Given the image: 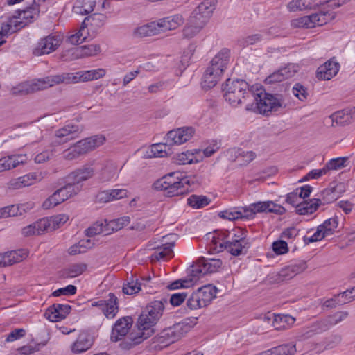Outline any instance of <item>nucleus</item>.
<instances>
[{
	"label": "nucleus",
	"instance_id": "obj_1",
	"mask_svg": "<svg viewBox=\"0 0 355 355\" xmlns=\"http://www.w3.org/2000/svg\"><path fill=\"white\" fill-rule=\"evenodd\" d=\"M223 91L225 101L232 106H237L243 100L244 103L248 102L245 107L247 110H257L264 115L285 107L282 94L268 93L262 88L255 93L243 79H227Z\"/></svg>",
	"mask_w": 355,
	"mask_h": 355
},
{
	"label": "nucleus",
	"instance_id": "obj_2",
	"mask_svg": "<svg viewBox=\"0 0 355 355\" xmlns=\"http://www.w3.org/2000/svg\"><path fill=\"white\" fill-rule=\"evenodd\" d=\"M165 304H167L166 300H155L146 306L137 320V330L131 332L121 344L124 349L140 344L155 333L154 327L162 316Z\"/></svg>",
	"mask_w": 355,
	"mask_h": 355
},
{
	"label": "nucleus",
	"instance_id": "obj_3",
	"mask_svg": "<svg viewBox=\"0 0 355 355\" xmlns=\"http://www.w3.org/2000/svg\"><path fill=\"white\" fill-rule=\"evenodd\" d=\"M79 83L78 73H63L61 74L49 76L38 79L34 82H25L14 89V94H26L36 91L43 90L55 85L72 84Z\"/></svg>",
	"mask_w": 355,
	"mask_h": 355
},
{
	"label": "nucleus",
	"instance_id": "obj_4",
	"mask_svg": "<svg viewBox=\"0 0 355 355\" xmlns=\"http://www.w3.org/2000/svg\"><path fill=\"white\" fill-rule=\"evenodd\" d=\"M230 51L220 50L211 60L203 76V87L211 89L220 80L229 62Z\"/></svg>",
	"mask_w": 355,
	"mask_h": 355
},
{
	"label": "nucleus",
	"instance_id": "obj_5",
	"mask_svg": "<svg viewBox=\"0 0 355 355\" xmlns=\"http://www.w3.org/2000/svg\"><path fill=\"white\" fill-rule=\"evenodd\" d=\"M171 173L157 180L153 184L155 189L164 191L168 197L186 195L189 191V181L186 177L180 178Z\"/></svg>",
	"mask_w": 355,
	"mask_h": 355
},
{
	"label": "nucleus",
	"instance_id": "obj_6",
	"mask_svg": "<svg viewBox=\"0 0 355 355\" xmlns=\"http://www.w3.org/2000/svg\"><path fill=\"white\" fill-rule=\"evenodd\" d=\"M105 137L103 135H94L77 141L74 145L63 151V157L67 160H73L80 155L94 150L104 144Z\"/></svg>",
	"mask_w": 355,
	"mask_h": 355
},
{
	"label": "nucleus",
	"instance_id": "obj_7",
	"mask_svg": "<svg viewBox=\"0 0 355 355\" xmlns=\"http://www.w3.org/2000/svg\"><path fill=\"white\" fill-rule=\"evenodd\" d=\"M230 232H220L218 236H213L212 243L216 245L215 249L220 252L225 249L228 252L234 256H239L246 254L248 250L250 247V243L248 240L237 241H228L225 240L229 239Z\"/></svg>",
	"mask_w": 355,
	"mask_h": 355
},
{
	"label": "nucleus",
	"instance_id": "obj_8",
	"mask_svg": "<svg viewBox=\"0 0 355 355\" xmlns=\"http://www.w3.org/2000/svg\"><path fill=\"white\" fill-rule=\"evenodd\" d=\"M64 185L57 189L44 202L42 206L44 209H47L55 207L67 199L76 196L80 191L74 184L67 181L66 177L64 178Z\"/></svg>",
	"mask_w": 355,
	"mask_h": 355
},
{
	"label": "nucleus",
	"instance_id": "obj_9",
	"mask_svg": "<svg viewBox=\"0 0 355 355\" xmlns=\"http://www.w3.org/2000/svg\"><path fill=\"white\" fill-rule=\"evenodd\" d=\"M351 0H293L288 3L287 8L291 12L313 9L324 3H327L331 8H336Z\"/></svg>",
	"mask_w": 355,
	"mask_h": 355
},
{
	"label": "nucleus",
	"instance_id": "obj_10",
	"mask_svg": "<svg viewBox=\"0 0 355 355\" xmlns=\"http://www.w3.org/2000/svg\"><path fill=\"white\" fill-rule=\"evenodd\" d=\"M222 266V261L219 259H206L200 257L196 265L191 266L189 269L191 277L198 279L207 273H213L218 271Z\"/></svg>",
	"mask_w": 355,
	"mask_h": 355
},
{
	"label": "nucleus",
	"instance_id": "obj_11",
	"mask_svg": "<svg viewBox=\"0 0 355 355\" xmlns=\"http://www.w3.org/2000/svg\"><path fill=\"white\" fill-rule=\"evenodd\" d=\"M133 323V320L132 317L130 316H125L123 317L116 321L114 323L111 336H110V340L112 342H118L119 340H122L121 344L128 337L129 335L127 336L129 330L130 329ZM122 349H123L122 347H121Z\"/></svg>",
	"mask_w": 355,
	"mask_h": 355
},
{
	"label": "nucleus",
	"instance_id": "obj_12",
	"mask_svg": "<svg viewBox=\"0 0 355 355\" xmlns=\"http://www.w3.org/2000/svg\"><path fill=\"white\" fill-rule=\"evenodd\" d=\"M83 127L76 124H67L62 128L55 130V137L56 140L54 144L60 145L78 138L83 132Z\"/></svg>",
	"mask_w": 355,
	"mask_h": 355
},
{
	"label": "nucleus",
	"instance_id": "obj_13",
	"mask_svg": "<svg viewBox=\"0 0 355 355\" xmlns=\"http://www.w3.org/2000/svg\"><path fill=\"white\" fill-rule=\"evenodd\" d=\"M189 327L184 323H178L161 331L159 342L165 345L175 343L187 332Z\"/></svg>",
	"mask_w": 355,
	"mask_h": 355
},
{
	"label": "nucleus",
	"instance_id": "obj_14",
	"mask_svg": "<svg viewBox=\"0 0 355 355\" xmlns=\"http://www.w3.org/2000/svg\"><path fill=\"white\" fill-rule=\"evenodd\" d=\"M60 43L61 40L59 36L49 35L40 39L35 48L33 50V53L36 56L49 54L55 51L60 45Z\"/></svg>",
	"mask_w": 355,
	"mask_h": 355
},
{
	"label": "nucleus",
	"instance_id": "obj_15",
	"mask_svg": "<svg viewBox=\"0 0 355 355\" xmlns=\"http://www.w3.org/2000/svg\"><path fill=\"white\" fill-rule=\"evenodd\" d=\"M94 174V170L91 166L84 165L68 174L66 180L74 184L81 191L83 182L92 178Z\"/></svg>",
	"mask_w": 355,
	"mask_h": 355
},
{
	"label": "nucleus",
	"instance_id": "obj_16",
	"mask_svg": "<svg viewBox=\"0 0 355 355\" xmlns=\"http://www.w3.org/2000/svg\"><path fill=\"white\" fill-rule=\"evenodd\" d=\"M323 332H324V330L320 320H318L297 329L295 331L294 338L297 342H304Z\"/></svg>",
	"mask_w": 355,
	"mask_h": 355
},
{
	"label": "nucleus",
	"instance_id": "obj_17",
	"mask_svg": "<svg viewBox=\"0 0 355 355\" xmlns=\"http://www.w3.org/2000/svg\"><path fill=\"white\" fill-rule=\"evenodd\" d=\"M194 134V129L191 127H183L169 131L166 135L168 145H180L189 141Z\"/></svg>",
	"mask_w": 355,
	"mask_h": 355
},
{
	"label": "nucleus",
	"instance_id": "obj_18",
	"mask_svg": "<svg viewBox=\"0 0 355 355\" xmlns=\"http://www.w3.org/2000/svg\"><path fill=\"white\" fill-rule=\"evenodd\" d=\"M92 306L98 307L107 318H112L118 311L117 297L114 293H110L107 300L93 302Z\"/></svg>",
	"mask_w": 355,
	"mask_h": 355
},
{
	"label": "nucleus",
	"instance_id": "obj_19",
	"mask_svg": "<svg viewBox=\"0 0 355 355\" xmlns=\"http://www.w3.org/2000/svg\"><path fill=\"white\" fill-rule=\"evenodd\" d=\"M250 215L254 216L257 213L269 212L282 215L286 213V209L274 203L272 201L257 202L250 205Z\"/></svg>",
	"mask_w": 355,
	"mask_h": 355
},
{
	"label": "nucleus",
	"instance_id": "obj_20",
	"mask_svg": "<svg viewBox=\"0 0 355 355\" xmlns=\"http://www.w3.org/2000/svg\"><path fill=\"white\" fill-rule=\"evenodd\" d=\"M69 304H53L45 311V317L51 322H58L64 319L71 311Z\"/></svg>",
	"mask_w": 355,
	"mask_h": 355
},
{
	"label": "nucleus",
	"instance_id": "obj_21",
	"mask_svg": "<svg viewBox=\"0 0 355 355\" xmlns=\"http://www.w3.org/2000/svg\"><path fill=\"white\" fill-rule=\"evenodd\" d=\"M339 69V63L330 59L318 68L316 76L319 80H329L338 73Z\"/></svg>",
	"mask_w": 355,
	"mask_h": 355
},
{
	"label": "nucleus",
	"instance_id": "obj_22",
	"mask_svg": "<svg viewBox=\"0 0 355 355\" xmlns=\"http://www.w3.org/2000/svg\"><path fill=\"white\" fill-rule=\"evenodd\" d=\"M93 345V338L86 331H81L76 340L71 345L70 349L73 354H80L87 351Z\"/></svg>",
	"mask_w": 355,
	"mask_h": 355
},
{
	"label": "nucleus",
	"instance_id": "obj_23",
	"mask_svg": "<svg viewBox=\"0 0 355 355\" xmlns=\"http://www.w3.org/2000/svg\"><path fill=\"white\" fill-rule=\"evenodd\" d=\"M184 22V18L181 15H175L160 19L156 21V26L159 33L166 31L174 30Z\"/></svg>",
	"mask_w": 355,
	"mask_h": 355
},
{
	"label": "nucleus",
	"instance_id": "obj_24",
	"mask_svg": "<svg viewBox=\"0 0 355 355\" xmlns=\"http://www.w3.org/2000/svg\"><path fill=\"white\" fill-rule=\"evenodd\" d=\"M49 223L46 218H40L36 222L30 224L21 230V234L24 236L28 237L35 235H40L47 232V227Z\"/></svg>",
	"mask_w": 355,
	"mask_h": 355
},
{
	"label": "nucleus",
	"instance_id": "obj_25",
	"mask_svg": "<svg viewBox=\"0 0 355 355\" xmlns=\"http://www.w3.org/2000/svg\"><path fill=\"white\" fill-rule=\"evenodd\" d=\"M343 187V184L341 183L331 184L327 188L324 189L322 191V204H329L336 200L344 191Z\"/></svg>",
	"mask_w": 355,
	"mask_h": 355
},
{
	"label": "nucleus",
	"instance_id": "obj_26",
	"mask_svg": "<svg viewBox=\"0 0 355 355\" xmlns=\"http://www.w3.org/2000/svg\"><path fill=\"white\" fill-rule=\"evenodd\" d=\"M25 26L26 24L18 20L17 16L15 15L1 24L0 33L6 37L18 31Z\"/></svg>",
	"mask_w": 355,
	"mask_h": 355
},
{
	"label": "nucleus",
	"instance_id": "obj_27",
	"mask_svg": "<svg viewBox=\"0 0 355 355\" xmlns=\"http://www.w3.org/2000/svg\"><path fill=\"white\" fill-rule=\"evenodd\" d=\"M26 155H13L0 159V172L15 168L26 162Z\"/></svg>",
	"mask_w": 355,
	"mask_h": 355
},
{
	"label": "nucleus",
	"instance_id": "obj_28",
	"mask_svg": "<svg viewBox=\"0 0 355 355\" xmlns=\"http://www.w3.org/2000/svg\"><path fill=\"white\" fill-rule=\"evenodd\" d=\"M218 289L211 284H207L199 288L195 291L199 297L201 303L204 307L208 306L211 302L216 297Z\"/></svg>",
	"mask_w": 355,
	"mask_h": 355
},
{
	"label": "nucleus",
	"instance_id": "obj_29",
	"mask_svg": "<svg viewBox=\"0 0 355 355\" xmlns=\"http://www.w3.org/2000/svg\"><path fill=\"white\" fill-rule=\"evenodd\" d=\"M306 268L305 263L299 265H290L282 268L277 274V280L279 282L287 281L294 277L297 274Z\"/></svg>",
	"mask_w": 355,
	"mask_h": 355
},
{
	"label": "nucleus",
	"instance_id": "obj_30",
	"mask_svg": "<svg viewBox=\"0 0 355 355\" xmlns=\"http://www.w3.org/2000/svg\"><path fill=\"white\" fill-rule=\"evenodd\" d=\"M320 205H322L321 200L318 198L302 200L297 205L296 213L300 215L313 214Z\"/></svg>",
	"mask_w": 355,
	"mask_h": 355
},
{
	"label": "nucleus",
	"instance_id": "obj_31",
	"mask_svg": "<svg viewBox=\"0 0 355 355\" xmlns=\"http://www.w3.org/2000/svg\"><path fill=\"white\" fill-rule=\"evenodd\" d=\"M347 311H338L333 315L320 319L324 331H328L331 327L340 323L347 318Z\"/></svg>",
	"mask_w": 355,
	"mask_h": 355
},
{
	"label": "nucleus",
	"instance_id": "obj_32",
	"mask_svg": "<svg viewBox=\"0 0 355 355\" xmlns=\"http://www.w3.org/2000/svg\"><path fill=\"white\" fill-rule=\"evenodd\" d=\"M39 6L34 3L25 10H19L17 17L18 20L22 21L25 23L26 26L28 24L31 23L33 21L39 17Z\"/></svg>",
	"mask_w": 355,
	"mask_h": 355
},
{
	"label": "nucleus",
	"instance_id": "obj_33",
	"mask_svg": "<svg viewBox=\"0 0 355 355\" xmlns=\"http://www.w3.org/2000/svg\"><path fill=\"white\" fill-rule=\"evenodd\" d=\"M250 205L248 207H242L241 210H225L220 211L218 216L224 219H227L229 220H233L242 218H253V215H250Z\"/></svg>",
	"mask_w": 355,
	"mask_h": 355
},
{
	"label": "nucleus",
	"instance_id": "obj_34",
	"mask_svg": "<svg viewBox=\"0 0 355 355\" xmlns=\"http://www.w3.org/2000/svg\"><path fill=\"white\" fill-rule=\"evenodd\" d=\"M174 241L166 242L161 246L157 247L151 255L153 261H159L167 257H171L173 254V247Z\"/></svg>",
	"mask_w": 355,
	"mask_h": 355
},
{
	"label": "nucleus",
	"instance_id": "obj_35",
	"mask_svg": "<svg viewBox=\"0 0 355 355\" xmlns=\"http://www.w3.org/2000/svg\"><path fill=\"white\" fill-rule=\"evenodd\" d=\"M269 355H295L297 352L294 343L280 345L268 350Z\"/></svg>",
	"mask_w": 355,
	"mask_h": 355
},
{
	"label": "nucleus",
	"instance_id": "obj_36",
	"mask_svg": "<svg viewBox=\"0 0 355 355\" xmlns=\"http://www.w3.org/2000/svg\"><path fill=\"white\" fill-rule=\"evenodd\" d=\"M87 267V264L83 263L71 264L62 271V276L65 278L76 277L83 274Z\"/></svg>",
	"mask_w": 355,
	"mask_h": 355
},
{
	"label": "nucleus",
	"instance_id": "obj_37",
	"mask_svg": "<svg viewBox=\"0 0 355 355\" xmlns=\"http://www.w3.org/2000/svg\"><path fill=\"white\" fill-rule=\"evenodd\" d=\"M332 123L337 125H345L351 123L352 116L349 110H343L334 112L331 115Z\"/></svg>",
	"mask_w": 355,
	"mask_h": 355
},
{
	"label": "nucleus",
	"instance_id": "obj_38",
	"mask_svg": "<svg viewBox=\"0 0 355 355\" xmlns=\"http://www.w3.org/2000/svg\"><path fill=\"white\" fill-rule=\"evenodd\" d=\"M79 82H86L93 80H97L105 75V70L103 69H97L85 71H78Z\"/></svg>",
	"mask_w": 355,
	"mask_h": 355
},
{
	"label": "nucleus",
	"instance_id": "obj_39",
	"mask_svg": "<svg viewBox=\"0 0 355 355\" xmlns=\"http://www.w3.org/2000/svg\"><path fill=\"white\" fill-rule=\"evenodd\" d=\"M214 9L215 0H205L195 8V14L198 12L209 19Z\"/></svg>",
	"mask_w": 355,
	"mask_h": 355
},
{
	"label": "nucleus",
	"instance_id": "obj_40",
	"mask_svg": "<svg viewBox=\"0 0 355 355\" xmlns=\"http://www.w3.org/2000/svg\"><path fill=\"white\" fill-rule=\"evenodd\" d=\"M335 17V13L329 11H320L317 13L312 14L313 18L314 26H322L331 21Z\"/></svg>",
	"mask_w": 355,
	"mask_h": 355
},
{
	"label": "nucleus",
	"instance_id": "obj_41",
	"mask_svg": "<svg viewBox=\"0 0 355 355\" xmlns=\"http://www.w3.org/2000/svg\"><path fill=\"white\" fill-rule=\"evenodd\" d=\"M95 6V0H77L75 9L81 15H88L94 10Z\"/></svg>",
	"mask_w": 355,
	"mask_h": 355
},
{
	"label": "nucleus",
	"instance_id": "obj_42",
	"mask_svg": "<svg viewBox=\"0 0 355 355\" xmlns=\"http://www.w3.org/2000/svg\"><path fill=\"white\" fill-rule=\"evenodd\" d=\"M291 76L290 72L286 67L281 69L268 76L265 83L266 84H273L280 83Z\"/></svg>",
	"mask_w": 355,
	"mask_h": 355
},
{
	"label": "nucleus",
	"instance_id": "obj_43",
	"mask_svg": "<svg viewBox=\"0 0 355 355\" xmlns=\"http://www.w3.org/2000/svg\"><path fill=\"white\" fill-rule=\"evenodd\" d=\"M211 200L207 196L191 195L187 199V204L194 209H200L210 203Z\"/></svg>",
	"mask_w": 355,
	"mask_h": 355
},
{
	"label": "nucleus",
	"instance_id": "obj_44",
	"mask_svg": "<svg viewBox=\"0 0 355 355\" xmlns=\"http://www.w3.org/2000/svg\"><path fill=\"white\" fill-rule=\"evenodd\" d=\"M49 223L47 227V232H51L58 228L61 225L64 224L68 220L69 216L66 214H58L51 217H45Z\"/></svg>",
	"mask_w": 355,
	"mask_h": 355
},
{
	"label": "nucleus",
	"instance_id": "obj_45",
	"mask_svg": "<svg viewBox=\"0 0 355 355\" xmlns=\"http://www.w3.org/2000/svg\"><path fill=\"white\" fill-rule=\"evenodd\" d=\"M135 33L140 37H147L159 34L156 21L137 28Z\"/></svg>",
	"mask_w": 355,
	"mask_h": 355
},
{
	"label": "nucleus",
	"instance_id": "obj_46",
	"mask_svg": "<svg viewBox=\"0 0 355 355\" xmlns=\"http://www.w3.org/2000/svg\"><path fill=\"white\" fill-rule=\"evenodd\" d=\"M39 175L35 173H30L24 176L19 177L15 180L14 184H12L15 186V188H20L24 187H27L33 184L36 180H37Z\"/></svg>",
	"mask_w": 355,
	"mask_h": 355
},
{
	"label": "nucleus",
	"instance_id": "obj_47",
	"mask_svg": "<svg viewBox=\"0 0 355 355\" xmlns=\"http://www.w3.org/2000/svg\"><path fill=\"white\" fill-rule=\"evenodd\" d=\"M23 250H18L5 252L6 263L4 262V264L9 266L20 262L22 260L23 255H26L25 253H23Z\"/></svg>",
	"mask_w": 355,
	"mask_h": 355
},
{
	"label": "nucleus",
	"instance_id": "obj_48",
	"mask_svg": "<svg viewBox=\"0 0 355 355\" xmlns=\"http://www.w3.org/2000/svg\"><path fill=\"white\" fill-rule=\"evenodd\" d=\"M130 222V218L128 216H123L112 220L107 224V230H111L112 232L118 231L128 225Z\"/></svg>",
	"mask_w": 355,
	"mask_h": 355
},
{
	"label": "nucleus",
	"instance_id": "obj_49",
	"mask_svg": "<svg viewBox=\"0 0 355 355\" xmlns=\"http://www.w3.org/2000/svg\"><path fill=\"white\" fill-rule=\"evenodd\" d=\"M291 24L292 26L298 28H311L315 27L312 15L293 19L291 22Z\"/></svg>",
	"mask_w": 355,
	"mask_h": 355
},
{
	"label": "nucleus",
	"instance_id": "obj_50",
	"mask_svg": "<svg viewBox=\"0 0 355 355\" xmlns=\"http://www.w3.org/2000/svg\"><path fill=\"white\" fill-rule=\"evenodd\" d=\"M338 225V219L337 217L329 218L324 220L322 224L320 225V227L323 229L328 236H331L334 233Z\"/></svg>",
	"mask_w": 355,
	"mask_h": 355
},
{
	"label": "nucleus",
	"instance_id": "obj_51",
	"mask_svg": "<svg viewBox=\"0 0 355 355\" xmlns=\"http://www.w3.org/2000/svg\"><path fill=\"white\" fill-rule=\"evenodd\" d=\"M263 32L253 34L239 40V45L241 46H247L255 44L261 42L263 38Z\"/></svg>",
	"mask_w": 355,
	"mask_h": 355
},
{
	"label": "nucleus",
	"instance_id": "obj_52",
	"mask_svg": "<svg viewBox=\"0 0 355 355\" xmlns=\"http://www.w3.org/2000/svg\"><path fill=\"white\" fill-rule=\"evenodd\" d=\"M193 154L189 153V151H187L185 153L183 152L181 153L176 154L173 159L175 163L180 165H184L187 164H191L193 162Z\"/></svg>",
	"mask_w": 355,
	"mask_h": 355
},
{
	"label": "nucleus",
	"instance_id": "obj_53",
	"mask_svg": "<svg viewBox=\"0 0 355 355\" xmlns=\"http://www.w3.org/2000/svg\"><path fill=\"white\" fill-rule=\"evenodd\" d=\"M79 50L81 56H93L100 53L101 47L98 44L84 45Z\"/></svg>",
	"mask_w": 355,
	"mask_h": 355
},
{
	"label": "nucleus",
	"instance_id": "obj_54",
	"mask_svg": "<svg viewBox=\"0 0 355 355\" xmlns=\"http://www.w3.org/2000/svg\"><path fill=\"white\" fill-rule=\"evenodd\" d=\"M347 160V157H337L331 159L325 164V166L328 171L331 170H338L345 166V162Z\"/></svg>",
	"mask_w": 355,
	"mask_h": 355
},
{
	"label": "nucleus",
	"instance_id": "obj_55",
	"mask_svg": "<svg viewBox=\"0 0 355 355\" xmlns=\"http://www.w3.org/2000/svg\"><path fill=\"white\" fill-rule=\"evenodd\" d=\"M209 19L205 18V16L200 15V13L195 14V10L192 12L191 16L189 17L188 21L191 24H194L196 26L202 29L204 26L206 24L207 21Z\"/></svg>",
	"mask_w": 355,
	"mask_h": 355
},
{
	"label": "nucleus",
	"instance_id": "obj_56",
	"mask_svg": "<svg viewBox=\"0 0 355 355\" xmlns=\"http://www.w3.org/2000/svg\"><path fill=\"white\" fill-rule=\"evenodd\" d=\"M166 144H153L150 148V154L149 157H163L167 155Z\"/></svg>",
	"mask_w": 355,
	"mask_h": 355
},
{
	"label": "nucleus",
	"instance_id": "obj_57",
	"mask_svg": "<svg viewBox=\"0 0 355 355\" xmlns=\"http://www.w3.org/2000/svg\"><path fill=\"white\" fill-rule=\"evenodd\" d=\"M326 236H329L327 234H326L325 232L323 230L322 228L320 227L319 225L317 227L316 232L311 236L308 237L306 236H304V242L306 244H309L311 243L320 241Z\"/></svg>",
	"mask_w": 355,
	"mask_h": 355
},
{
	"label": "nucleus",
	"instance_id": "obj_58",
	"mask_svg": "<svg viewBox=\"0 0 355 355\" xmlns=\"http://www.w3.org/2000/svg\"><path fill=\"white\" fill-rule=\"evenodd\" d=\"M186 305L191 310L204 307L196 292L192 293L187 299Z\"/></svg>",
	"mask_w": 355,
	"mask_h": 355
},
{
	"label": "nucleus",
	"instance_id": "obj_59",
	"mask_svg": "<svg viewBox=\"0 0 355 355\" xmlns=\"http://www.w3.org/2000/svg\"><path fill=\"white\" fill-rule=\"evenodd\" d=\"M293 94L300 101H304L309 95L306 88L300 83H296L292 89Z\"/></svg>",
	"mask_w": 355,
	"mask_h": 355
},
{
	"label": "nucleus",
	"instance_id": "obj_60",
	"mask_svg": "<svg viewBox=\"0 0 355 355\" xmlns=\"http://www.w3.org/2000/svg\"><path fill=\"white\" fill-rule=\"evenodd\" d=\"M196 281V277H191L189 279H178L167 285L168 290H175L180 288L189 287L193 282Z\"/></svg>",
	"mask_w": 355,
	"mask_h": 355
},
{
	"label": "nucleus",
	"instance_id": "obj_61",
	"mask_svg": "<svg viewBox=\"0 0 355 355\" xmlns=\"http://www.w3.org/2000/svg\"><path fill=\"white\" fill-rule=\"evenodd\" d=\"M230 152L232 154H234L236 157H238L239 156H241V157H244L245 162L247 163L252 162L256 157L255 153H254L252 151L245 152L240 148H233V149L230 150Z\"/></svg>",
	"mask_w": 355,
	"mask_h": 355
},
{
	"label": "nucleus",
	"instance_id": "obj_62",
	"mask_svg": "<svg viewBox=\"0 0 355 355\" xmlns=\"http://www.w3.org/2000/svg\"><path fill=\"white\" fill-rule=\"evenodd\" d=\"M116 174V168L114 166H106L101 171L100 180L101 182L111 180Z\"/></svg>",
	"mask_w": 355,
	"mask_h": 355
},
{
	"label": "nucleus",
	"instance_id": "obj_63",
	"mask_svg": "<svg viewBox=\"0 0 355 355\" xmlns=\"http://www.w3.org/2000/svg\"><path fill=\"white\" fill-rule=\"evenodd\" d=\"M140 284L132 280L125 284L123 286V292L127 295H133L137 293L141 290Z\"/></svg>",
	"mask_w": 355,
	"mask_h": 355
},
{
	"label": "nucleus",
	"instance_id": "obj_64",
	"mask_svg": "<svg viewBox=\"0 0 355 355\" xmlns=\"http://www.w3.org/2000/svg\"><path fill=\"white\" fill-rule=\"evenodd\" d=\"M188 294L185 292L175 293L171 295L170 303L173 306H178L185 301Z\"/></svg>",
	"mask_w": 355,
	"mask_h": 355
}]
</instances>
